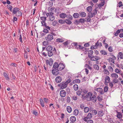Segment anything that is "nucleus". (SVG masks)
I'll return each instance as SVG.
<instances>
[{
  "mask_svg": "<svg viewBox=\"0 0 123 123\" xmlns=\"http://www.w3.org/2000/svg\"><path fill=\"white\" fill-rule=\"evenodd\" d=\"M46 50L47 51L48 56L51 57L54 54H56V50L55 48L53 49L52 47L51 46H49L46 48Z\"/></svg>",
  "mask_w": 123,
  "mask_h": 123,
  "instance_id": "nucleus-1",
  "label": "nucleus"
},
{
  "mask_svg": "<svg viewBox=\"0 0 123 123\" xmlns=\"http://www.w3.org/2000/svg\"><path fill=\"white\" fill-rule=\"evenodd\" d=\"M53 12H50L47 13L46 15L47 17L49 16V20L50 21H53L55 19V17L53 15Z\"/></svg>",
  "mask_w": 123,
  "mask_h": 123,
  "instance_id": "nucleus-2",
  "label": "nucleus"
},
{
  "mask_svg": "<svg viewBox=\"0 0 123 123\" xmlns=\"http://www.w3.org/2000/svg\"><path fill=\"white\" fill-rule=\"evenodd\" d=\"M92 114L91 113H89L86 117H85L82 118L83 121H86L87 120L90 119L92 117Z\"/></svg>",
  "mask_w": 123,
  "mask_h": 123,
  "instance_id": "nucleus-3",
  "label": "nucleus"
},
{
  "mask_svg": "<svg viewBox=\"0 0 123 123\" xmlns=\"http://www.w3.org/2000/svg\"><path fill=\"white\" fill-rule=\"evenodd\" d=\"M45 39L47 41H50L53 39V37L52 35L49 34L47 35V36L45 37Z\"/></svg>",
  "mask_w": 123,
  "mask_h": 123,
  "instance_id": "nucleus-4",
  "label": "nucleus"
},
{
  "mask_svg": "<svg viewBox=\"0 0 123 123\" xmlns=\"http://www.w3.org/2000/svg\"><path fill=\"white\" fill-rule=\"evenodd\" d=\"M111 57L109 58L108 59L109 62H112L114 63V60H116V58L115 56L113 55H111Z\"/></svg>",
  "mask_w": 123,
  "mask_h": 123,
  "instance_id": "nucleus-5",
  "label": "nucleus"
},
{
  "mask_svg": "<svg viewBox=\"0 0 123 123\" xmlns=\"http://www.w3.org/2000/svg\"><path fill=\"white\" fill-rule=\"evenodd\" d=\"M64 65L62 63H60L59 64L58 68L57 69L58 71H61L63 70L65 68Z\"/></svg>",
  "mask_w": 123,
  "mask_h": 123,
  "instance_id": "nucleus-6",
  "label": "nucleus"
},
{
  "mask_svg": "<svg viewBox=\"0 0 123 123\" xmlns=\"http://www.w3.org/2000/svg\"><path fill=\"white\" fill-rule=\"evenodd\" d=\"M88 101H91L95 103L96 102L97 100L96 96L95 95H93L89 99H88Z\"/></svg>",
  "mask_w": 123,
  "mask_h": 123,
  "instance_id": "nucleus-7",
  "label": "nucleus"
},
{
  "mask_svg": "<svg viewBox=\"0 0 123 123\" xmlns=\"http://www.w3.org/2000/svg\"><path fill=\"white\" fill-rule=\"evenodd\" d=\"M66 93L65 91L64 90L61 91L60 92V95L61 97H64L65 96Z\"/></svg>",
  "mask_w": 123,
  "mask_h": 123,
  "instance_id": "nucleus-8",
  "label": "nucleus"
},
{
  "mask_svg": "<svg viewBox=\"0 0 123 123\" xmlns=\"http://www.w3.org/2000/svg\"><path fill=\"white\" fill-rule=\"evenodd\" d=\"M67 84L65 82H62L60 84V86H61V89H63L65 88L67 86Z\"/></svg>",
  "mask_w": 123,
  "mask_h": 123,
  "instance_id": "nucleus-9",
  "label": "nucleus"
},
{
  "mask_svg": "<svg viewBox=\"0 0 123 123\" xmlns=\"http://www.w3.org/2000/svg\"><path fill=\"white\" fill-rule=\"evenodd\" d=\"M92 96V94L91 92H89L88 93L86 96V98L87 99V100L88 101V99H89L90 97Z\"/></svg>",
  "mask_w": 123,
  "mask_h": 123,
  "instance_id": "nucleus-10",
  "label": "nucleus"
},
{
  "mask_svg": "<svg viewBox=\"0 0 123 123\" xmlns=\"http://www.w3.org/2000/svg\"><path fill=\"white\" fill-rule=\"evenodd\" d=\"M96 90L100 93L101 94H103L104 93V92L103 91V89L102 88H97Z\"/></svg>",
  "mask_w": 123,
  "mask_h": 123,
  "instance_id": "nucleus-11",
  "label": "nucleus"
},
{
  "mask_svg": "<svg viewBox=\"0 0 123 123\" xmlns=\"http://www.w3.org/2000/svg\"><path fill=\"white\" fill-rule=\"evenodd\" d=\"M59 16L60 18L64 19L67 17V15L65 13H62L60 14Z\"/></svg>",
  "mask_w": 123,
  "mask_h": 123,
  "instance_id": "nucleus-12",
  "label": "nucleus"
},
{
  "mask_svg": "<svg viewBox=\"0 0 123 123\" xmlns=\"http://www.w3.org/2000/svg\"><path fill=\"white\" fill-rule=\"evenodd\" d=\"M111 77L113 79L117 78H118V75L116 73H112L111 75Z\"/></svg>",
  "mask_w": 123,
  "mask_h": 123,
  "instance_id": "nucleus-13",
  "label": "nucleus"
},
{
  "mask_svg": "<svg viewBox=\"0 0 123 123\" xmlns=\"http://www.w3.org/2000/svg\"><path fill=\"white\" fill-rule=\"evenodd\" d=\"M12 13L14 14H16L17 12L20 10V9L17 7H15L13 9Z\"/></svg>",
  "mask_w": 123,
  "mask_h": 123,
  "instance_id": "nucleus-14",
  "label": "nucleus"
},
{
  "mask_svg": "<svg viewBox=\"0 0 123 123\" xmlns=\"http://www.w3.org/2000/svg\"><path fill=\"white\" fill-rule=\"evenodd\" d=\"M117 117L118 118L120 119L122 117V113L117 111Z\"/></svg>",
  "mask_w": 123,
  "mask_h": 123,
  "instance_id": "nucleus-15",
  "label": "nucleus"
},
{
  "mask_svg": "<svg viewBox=\"0 0 123 123\" xmlns=\"http://www.w3.org/2000/svg\"><path fill=\"white\" fill-rule=\"evenodd\" d=\"M90 58H91V60L92 61L97 60H99V58L97 56H93L91 57Z\"/></svg>",
  "mask_w": 123,
  "mask_h": 123,
  "instance_id": "nucleus-16",
  "label": "nucleus"
},
{
  "mask_svg": "<svg viewBox=\"0 0 123 123\" xmlns=\"http://www.w3.org/2000/svg\"><path fill=\"white\" fill-rule=\"evenodd\" d=\"M105 83H108L109 82L110 80V78L108 76H106L105 78Z\"/></svg>",
  "mask_w": 123,
  "mask_h": 123,
  "instance_id": "nucleus-17",
  "label": "nucleus"
},
{
  "mask_svg": "<svg viewBox=\"0 0 123 123\" xmlns=\"http://www.w3.org/2000/svg\"><path fill=\"white\" fill-rule=\"evenodd\" d=\"M56 82L57 83H59L60 82L61 80L62 79L61 77L60 76L57 77L55 79Z\"/></svg>",
  "mask_w": 123,
  "mask_h": 123,
  "instance_id": "nucleus-18",
  "label": "nucleus"
},
{
  "mask_svg": "<svg viewBox=\"0 0 123 123\" xmlns=\"http://www.w3.org/2000/svg\"><path fill=\"white\" fill-rule=\"evenodd\" d=\"M70 120L72 123L75 122L76 121L75 117L74 116L71 117L70 118Z\"/></svg>",
  "mask_w": 123,
  "mask_h": 123,
  "instance_id": "nucleus-19",
  "label": "nucleus"
},
{
  "mask_svg": "<svg viewBox=\"0 0 123 123\" xmlns=\"http://www.w3.org/2000/svg\"><path fill=\"white\" fill-rule=\"evenodd\" d=\"M49 11L51 12H56V9L53 7H52L50 9H48Z\"/></svg>",
  "mask_w": 123,
  "mask_h": 123,
  "instance_id": "nucleus-20",
  "label": "nucleus"
},
{
  "mask_svg": "<svg viewBox=\"0 0 123 123\" xmlns=\"http://www.w3.org/2000/svg\"><path fill=\"white\" fill-rule=\"evenodd\" d=\"M80 15V16L81 17H85L86 15V13L83 12H81L79 13Z\"/></svg>",
  "mask_w": 123,
  "mask_h": 123,
  "instance_id": "nucleus-21",
  "label": "nucleus"
},
{
  "mask_svg": "<svg viewBox=\"0 0 123 123\" xmlns=\"http://www.w3.org/2000/svg\"><path fill=\"white\" fill-rule=\"evenodd\" d=\"M93 53V51L92 50H89L88 53V56L90 58L92 57L91 56L92 55Z\"/></svg>",
  "mask_w": 123,
  "mask_h": 123,
  "instance_id": "nucleus-22",
  "label": "nucleus"
},
{
  "mask_svg": "<svg viewBox=\"0 0 123 123\" xmlns=\"http://www.w3.org/2000/svg\"><path fill=\"white\" fill-rule=\"evenodd\" d=\"M67 110L69 113H70L72 111V108L70 106H68L67 107Z\"/></svg>",
  "mask_w": 123,
  "mask_h": 123,
  "instance_id": "nucleus-23",
  "label": "nucleus"
},
{
  "mask_svg": "<svg viewBox=\"0 0 123 123\" xmlns=\"http://www.w3.org/2000/svg\"><path fill=\"white\" fill-rule=\"evenodd\" d=\"M79 111L78 110L76 109L74 111V115L75 116H77L79 114Z\"/></svg>",
  "mask_w": 123,
  "mask_h": 123,
  "instance_id": "nucleus-24",
  "label": "nucleus"
},
{
  "mask_svg": "<svg viewBox=\"0 0 123 123\" xmlns=\"http://www.w3.org/2000/svg\"><path fill=\"white\" fill-rule=\"evenodd\" d=\"M93 66V68L94 69L97 70H99V68L98 65L96 64H94Z\"/></svg>",
  "mask_w": 123,
  "mask_h": 123,
  "instance_id": "nucleus-25",
  "label": "nucleus"
},
{
  "mask_svg": "<svg viewBox=\"0 0 123 123\" xmlns=\"http://www.w3.org/2000/svg\"><path fill=\"white\" fill-rule=\"evenodd\" d=\"M98 114L99 115V117H102L104 114L103 112V111H100L98 112Z\"/></svg>",
  "mask_w": 123,
  "mask_h": 123,
  "instance_id": "nucleus-26",
  "label": "nucleus"
},
{
  "mask_svg": "<svg viewBox=\"0 0 123 123\" xmlns=\"http://www.w3.org/2000/svg\"><path fill=\"white\" fill-rule=\"evenodd\" d=\"M118 56L120 59H123V53L122 52H119L118 53Z\"/></svg>",
  "mask_w": 123,
  "mask_h": 123,
  "instance_id": "nucleus-27",
  "label": "nucleus"
},
{
  "mask_svg": "<svg viewBox=\"0 0 123 123\" xmlns=\"http://www.w3.org/2000/svg\"><path fill=\"white\" fill-rule=\"evenodd\" d=\"M59 65L58 63L56 62H55L53 66V68L55 69L57 68L58 69V68Z\"/></svg>",
  "mask_w": 123,
  "mask_h": 123,
  "instance_id": "nucleus-28",
  "label": "nucleus"
},
{
  "mask_svg": "<svg viewBox=\"0 0 123 123\" xmlns=\"http://www.w3.org/2000/svg\"><path fill=\"white\" fill-rule=\"evenodd\" d=\"M71 42L70 40H68L63 43V44L65 46H66L70 44Z\"/></svg>",
  "mask_w": 123,
  "mask_h": 123,
  "instance_id": "nucleus-29",
  "label": "nucleus"
},
{
  "mask_svg": "<svg viewBox=\"0 0 123 123\" xmlns=\"http://www.w3.org/2000/svg\"><path fill=\"white\" fill-rule=\"evenodd\" d=\"M89 109L87 107H85L84 108V111L86 113L88 112L89 111Z\"/></svg>",
  "mask_w": 123,
  "mask_h": 123,
  "instance_id": "nucleus-30",
  "label": "nucleus"
},
{
  "mask_svg": "<svg viewBox=\"0 0 123 123\" xmlns=\"http://www.w3.org/2000/svg\"><path fill=\"white\" fill-rule=\"evenodd\" d=\"M80 15L78 13H74L73 15V17L74 18H79V17Z\"/></svg>",
  "mask_w": 123,
  "mask_h": 123,
  "instance_id": "nucleus-31",
  "label": "nucleus"
},
{
  "mask_svg": "<svg viewBox=\"0 0 123 123\" xmlns=\"http://www.w3.org/2000/svg\"><path fill=\"white\" fill-rule=\"evenodd\" d=\"M105 1L104 0H103L101 1V3L99 4L98 6L99 7H100L103 6L105 4Z\"/></svg>",
  "mask_w": 123,
  "mask_h": 123,
  "instance_id": "nucleus-32",
  "label": "nucleus"
},
{
  "mask_svg": "<svg viewBox=\"0 0 123 123\" xmlns=\"http://www.w3.org/2000/svg\"><path fill=\"white\" fill-rule=\"evenodd\" d=\"M3 74L4 75V76L6 79V80H9L10 78L9 77H8V76L7 74L6 73L4 72L3 73Z\"/></svg>",
  "mask_w": 123,
  "mask_h": 123,
  "instance_id": "nucleus-33",
  "label": "nucleus"
},
{
  "mask_svg": "<svg viewBox=\"0 0 123 123\" xmlns=\"http://www.w3.org/2000/svg\"><path fill=\"white\" fill-rule=\"evenodd\" d=\"M73 87L75 91L77 90L78 89V86L76 84H75L73 86Z\"/></svg>",
  "mask_w": 123,
  "mask_h": 123,
  "instance_id": "nucleus-34",
  "label": "nucleus"
},
{
  "mask_svg": "<svg viewBox=\"0 0 123 123\" xmlns=\"http://www.w3.org/2000/svg\"><path fill=\"white\" fill-rule=\"evenodd\" d=\"M94 15L93 14V13L92 12H89L88 13V17H90V18H92Z\"/></svg>",
  "mask_w": 123,
  "mask_h": 123,
  "instance_id": "nucleus-35",
  "label": "nucleus"
},
{
  "mask_svg": "<svg viewBox=\"0 0 123 123\" xmlns=\"http://www.w3.org/2000/svg\"><path fill=\"white\" fill-rule=\"evenodd\" d=\"M56 41L57 42L62 43L64 41V40L62 39L58 38L56 39Z\"/></svg>",
  "mask_w": 123,
  "mask_h": 123,
  "instance_id": "nucleus-36",
  "label": "nucleus"
},
{
  "mask_svg": "<svg viewBox=\"0 0 123 123\" xmlns=\"http://www.w3.org/2000/svg\"><path fill=\"white\" fill-rule=\"evenodd\" d=\"M97 47L98 46L101 47L102 46V44L101 43H99L98 41L95 43Z\"/></svg>",
  "mask_w": 123,
  "mask_h": 123,
  "instance_id": "nucleus-37",
  "label": "nucleus"
},
{
  "mask_svg": "<svg viewBox=\"0 0 123 123\" xmlns=\"http://www.w3.org/2000/svg\"><path fill=\"white\" fill-rule=\"evenodd\" d=\"M103 72L104 74H106L108 75L109 74V71L106 69L104 70Z\"/></svg>",
  "mask_w": 123,
  "mask_h": 123,
  "instance_id": "nucleus-38",
  "label": "nucleus"
},
{
  "mask_svg": "<svg viewBox=\"0 0 123 123\" xmlns=\"http://www.w3.org/2000/svg\"><path fill=\"white\" fill-rule=\"evenodd\" d=\"M86 21V20L84 19V18H80L78 21V22L79 23H83Z\"/></svg>",
  "mask_w": 123,
  "mask_h": 123,
  "instance_id": "nucleus-39",
  "label": "nucleus"
},
{
  "mask_svg": "<svg viewBox=\"0 0 123 123\" xmlns=\"http://www.w3.org/2000/svg\"><path fill=\"white\" fill-rule=\"evenodd\" d=\"M100 53L102 55H106L107 53L104 50H101L100 51Z\"/></svg>",
  "mask_w": 123,
  "mask_h": 123,
  "instance_id": "nucleus-40",
  "label": "nucleus"
},
{
  "mask_svg": "<svg viewBox=\"0 0 123 123\" xmlns=\"http://www.w3.org/2000/svg\"><path fill=\"white\" fill-rule=\"evenodd\" d=\"M65 22L67 24L70 25L71 24V21L68 19H66L65 20Z\"/></svg>",
  "mask_w": 123,
  "mask_h": 123,
  "instance_id": "nucleus-41",
  "label": "nucleus"
},
{
  "mask_svg": "<svg viewBox=\"0 0 123 123\" xmlns=\"http://www.w3.org/2000/svg\"><path fill=\"white\" fill-rule=\"evenodd\" d=\"M92 7L91 6H89L87 7L86 8L87 11L89 12L92 11Z\"/></svg>",
  "mask_w": 123,
  "mask_h": 123,
  "instance_id": "nucleus-42",
  "label": "nucleus"
},
{
  "mask_svg": "<svg viewBox=\"0 0 123 123\" xmlns=\"http://www.w3.org/2000/svg\"><path fill=\"white\" fill-rule=\"evenodd\" d=\"M82 92V90L81 89L80 90H79L76 92V93L78 96L80 95Z\"/></svg>",
  "mask_w": 123,
  "mask_h": 123,
  "instance_id": "nucleus-43",
  "label": "nucleus"
},
{
  "mask_svg": "<svg viewBox=\"0 0 123 123\" xmlns=\"http://www.w3.org/2000/svg\"><path fill=\"white\" fill-rule=\"evenodd\" d=\"M40 104L43 107L44 106V103L43 100L41 98L40 99Z\"/></svg>",
  "mask_w": 123,
  "mask_h": 123,
  "instance_id": "nucleus-44",
  "label": "nucleus"
},
{
  "mask_svg": "<svg viewBox=\"0 0 123 123\" xmlns=\"http://www.w3.org/2000/svg\"><path fill=\"white\" fill-rule=\"evenodd\" d=\"M22 12L20 11H18L16 14V15L18 16H21L22 15Z\"/></svg>",
  "mask_w": 123,
  "mask_h": 123,
  "instance_id": "nucleus-45",
  "label": "nucleus"
},
{
  "mask_svg": "<svg viewBox=\"0 0 123 123\" xmlns=\"http://www.w3.org/2000/svg\"><path fill=\"white\" fill-rule=\"evenodd\" d=\"M80 80L79 79H76L73 80V83H79L80 82Z\"/></svg>",
  "mask_w": 123,
  "mask_h": 123,
  "instance_id": "nucleus-46",
  "label": "nucleus"
},
{
  "mask_svg": "<svg viewBox=\"0 0 123 123\" xmlns=\"http://www.w3.org/2000/svg\"><path fill=\"white\" fill-rule=\"evenodd\" d=\"M108 69L109 70V71L111 72H112L113 71V68L112 67L110 66H109L108 67Z\"/></svg>",
  "mask_w": 123,
  "mask_h": 123,
  "instance_id": "nucleus-47",
  "label": "nucleus"
},
{
  "mask_svg": "<svg viewBox=\"0 0 123 123\" xmlns=\"http://www.w3.org/2000/svg\"><path fill=\"white\" fill-rule=\"evenodd\" d=\"M58 71L57 70V69H53L52 70V74L53 75H55L56 72H57Z\"/></svg>",
  "mask_w": 123,
  "mask_h": 123,
  "instance_id": "nucleus-48",
  "label": "nucleus"
},
{
  "mask_svg": "<svg viewBox=\"0 0 123 123\" xmlns=\"http://www.w3.org/2000/svg\"><path fill=\"white\" fill-rule=\"evenodd\" d=\"M120 31L121 30H119L118 29L117 30L116 32L115 33L114 35L115 36H116L118 35V34L120 33Z\"/></svg>",
  "mask_w": 123,
  "mask_h": 123,
  "instance_id": "nucleus-49",
  "label": "nucleus"
},
{
  "mask_svg": "<svg viewBox=\"0 0 123 123\" xmlns=\"http://www.w3.org/2000/svg\"><path fill=\"white\" fill-rule=\"evenodd\" d=\"M117 78L113 79V82L114 84L117 83L118 82V80L117 79Z\"/></svg>",
  "mask_w": 123,
  "mask_h": 123,
  "instance_id": "nucleus-50",
  "label": "nucleus"
},
{
  "mask_svg": "<svg viewBox=\"0 0 123 123\" xmlns=\"http://www.w3.org/2000/svg\"><path fill=\"white\" fill-rule=\"evenodd\" d=\"M108 88L107 86H105L104 88V92H106L108 90Z\"/></svg>",
  "mask_w": 123,
  "mask_h": 123,
  "instance_id": "nucleus-51",
  "label": "nucleus"
},
{
  "mask_svg": "<svg viewBox=\"0 0 123 123\" xmlns=\"http://www.w3.org/2000/svg\"><path fill=\"white\" fill-rule=\"evenodd\" d=\"M85 122H86V123H93V121L91 119L87 120V121Z\"/></svg>",
  "mask_w": 123,
  "mask_h": 123,
  "instance_id": "nucleus-52",
  "label": "nucleus"
},
{
  "mask_svg": "<svg viewBox=\"0 0 123 123\" xmlns=\"http://www.w3.org/2000/svg\"><path fill=\"white\" fill-rule=\"evenodd\" d=\"M97 48L96 45V44L92 46L90 48V49H94Z\"/></svg>",
  "mask_w": 123,
  "mask_h": 123,
  "instance_id": "nucleus-53",
  "label": "nucleus"
},
{
  "mask_svg": "<svg viewBox=\"0 0 123 123\" xmlns=\"http://www.w3.org/2000/svg\"><path fill=\"white\" fill-rule=\"evenodd\" d=\"M57 24V21L56 20H54L52 23V25L54 26H55Z\"/></svg>",
  "mask_w": 123,
  "mask_h": 123,
  "instance_id": "nucleus-54",
  "label": "nucleus"
},
{
  "mask_svg": "<svg viewBox=\"0 0 123 123\" xmlns=\"http://www.w3.org/2000/svg\"><path fill=\"white\" fill-rule=\"evenodd\" d=\"M115 72L117 73H119V74L121 73V71H120L117 68H116L115 70Z\"/></svg>",
  "mask_w": 123,
  "mask_h": 123,
  "instance_id": "nucleus-55",
  "label": "nucleus"
},
{
  "mask_svg": "<svg viewBox=\"0 0 123 123\" xmlns=\"http://www.w3.org/2000/svg\"><path fill=\"white\" fill-rule=\"evenodd\" d=\"M42 21H45L46 20V17H40Z\"/></svg>",
  "mask_w": 123,
  "mask_h": 123,
  "instance_id": "nucleus-56",
  "label": "nucleus"
},
{
  "mask_svg": "<svg viewBox=\"0 0 123 123\" xmlns=\"http://www.w3.org/2000/svg\"><path fill=\"white\" fill-rule=\"evenodd\" d=\"M70 101V99L69 97L68 96L67 97V102L69 103Z\"/></svg>",
  "mask_w": 123,
  "mask_h": 123,
  "instance_id": "nucleus-57",
  "label": "nucleus"
},
{
  "mask_svg": "<svg viewBox=\"0 0 123 123\" xmlns=\"http://www.w3.org/2000/svg\"><path fill=\"white\" fill-rule=\"evenodd\" d=\"M7 7L10 11H12V6H11L10 5H8L7 6Z\"/></svg>",
  "mask_w": 123,
  "mask_h": 123,
  "instance_id": "nucleus-58",
  "label": "nucleus"
},
{
  "mask_svg": "<svg viewBox=\"0 0 123 123\" xmlns=\"http://www.w3.org/2000/svg\"><path fill=\"white\" fill-rule=\"evenodd\" d=\"M97 10L95 8L92 11L93 14L94 15H96L97 14Z\"/></svg>",
  "mask_w": 123,
  "mask_h": 123,
  "instance_id": "nucleus-59",
  "label": "nucleus"
},
{
  "mask_svg": "<svg viewBox=\"0 0 123 123\" xmlns=\"http://www.w3.org/2000/svg\"><path fill=\"white\" fill-rule=\"evenodd\" d=\"M92 113L94 115H96L97 113V111L95 110H94L92 111Z\"/></svg>",
  "mask_w": 123,
  "mask_h": 123,
  "instance_id": "nucleus-60",
  "label": "nucleus"
},
{
  "mask_svg": "<svg viewBox=\"0 0 123 123\" xmlns=\"http://www.w3.org/2000/svg\"><path fill=\"white\" fill-rule=\"evenodd\" d=\"M108 50L110 52H112L113 51L112 47L111 46H110L108 48Z\"/></svg>",
  "mask_w": 123,
  "mask_h": 123,
  "instance_id": "nucleus-61",
  "label": "nucleus"
},
{
  "mask_svg": "<svg viewBox=\"0 0 123 123\" xmlns=\"http://www.w3.org/2000/svg\"><path fill=\"white\" fill-rule=\"evenodd\" d=\"M25 52L24 55L26 59H27L28 58V57L27 56V52L25 51Z\"/></svg>",
  "mask_w": 123,
  "mask_h": 123,
  "instance_id": "nucleus-62",
  "label": "nucleus"
},
{
  "mask_svg": "<svg viewBox=\"0 0 123 123\" xmlns=\"http://www.w3.org/2000/svg\"><path fill=\"white\" fill-rule=\"evenodd\" d=\"M67 18L71 20L73 19V17L72 16L70 15H69L68 16H67Z\"/></svg>",
  "mask_w": 123,
  "mask_h": 123,
  "instance_id": "nucleus-63",
  "label": "nucleus"
},
{
  "mask_svg": "<svg viewBox=\"0 0 123 123\" xmlns=\"http://www.w3.org/2000/svg\"><path fill=\"white\" fill-rule=\"evenodd\" d=\"M58 22L59 23L62 24H63L64 23V20L62 19L59 20L58 21Z\"/></svg>",
  "mask_w": 123,
  "mask_h": 123,
  "instance_id": "nucleus-64",
  "label": "nucleus"
}]
</instances>
